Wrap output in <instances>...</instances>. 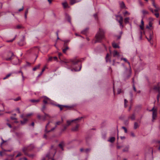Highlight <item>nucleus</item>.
Segmentation results:
<instances>
[{"instance_id": "nucleus-45", "label": "nucleus", "mask_w": 160, "mask_h": 160, "mask_svg": "<svg viewBox=\"0 0 160 160\" xmlns=\"http://www.w3.org/2000/svg\"><path fill=\"white\" fill-rule=\"evenodd\" d=\"M21 98L20 97H18L17 98L13 99L15 101H17L20 100Z\"/></svg>"}, {"instance_id": "nucleus-26", "label": "nucleus", "mask_w": 160, "mask_h": 160, "mask_svg": "<svg viewBox=\"0 0 160 160\" xmlns=\"http://www.w3.org/2000/svg\"><path fill=\"white\" fill-rule=\"evenodd\" d=\"M40 101V99H37V100L32 99H30L29 100V101H30V102H31L32 103H38V102H39Z\"/></svg>"}, {"instance_id": "nucleus-6", "label": "nucleus", "mask_w": 160, "mask_h": 160, "mask_svg": "<svg viewBox=\"0 0 160 160\" xmlns=\"http://www.w3.org/2000/svg\"><path fill=\"white\" fill-rule=\"evenodd\" d=\"M49 122H48L47 124L45 126V132L46 133L49 132L51 131H53V130H54L56 128L57 125H59L61 123V122L60 121H58V122H57L56 123V125L54 127L51 128L50 130H48L47 129V126L49 125Z\"/></svg>"}, {"instance_id": "nucleus-3", "label": "nucleus", "mask_w": 160, "mask_h": 160, "mask_svg": "<svg viewBox=\"0 0 160 160\" xmlns=\"http://www.w3.org/2000/svg\"><path fill=\"white\" fill-rule=\"evenodd\" d=\"M152 2V6L155 8L153 10L151 8V12L157 18L159 16V12H160V8L154 2V0H151Z\"/></svg>"}, {"instance_id": "nucleus-50", "label": "nucleus", "mask_w": 160, "mask_h": 160, "mask_svg": "<svg viewBox=\"0 0 160 160\" xmlns=\"http://www.w3.org/2000/svg\"><path fill=\"white\" fill-rule=\"evenodd\" d=\"M11 75V74L9 73L7 74L5 77L3 78V79H5L8 78L9 76Z\"/></svg>"}, {"instance_id": "nucleus-19", "label": "nucleus", "mask_w": 160, "mask_h": 160, "mask_svg": "<svg viewBox=\"0 0 160 160\" xmlns=\"http://www.w3.org/2000/svg\"><path fill=\"white\" fill-rule=\"evenodd\" d=\"M11 57H10L9 58H5V59L6 61H10V60H12V59H13V57L14 56V55L13 53H12V52H11Z\"/></svg>"}, {"instance_id": "nucleus-22", "label": "nucleus", "mask_w": 160, "mask_h": 160, "mask_svg": "<svg viewBox=\"0 0 160 160\" xmlns=\"http://www.w3.org/2000/svg\"><path fill=\"white\" fill-rule=\"evenodd\" d=\"M109 54L108 53H107L106 55V57H105V60L106 62H111V60L109 58Z\"/></svg>"}, {"instance_id": "nucleus-38", "label": "nucleus", "mask_w": 160, "mask_h": 160, "mask_svg": "<svg viewBox=\"0 0 160 160\" xmlns=\"http://www.w3.org/2000/svg\"><path fill=\"white\" fill-rule=\"evenodd\" d=\"M44 113V116L43 117V120H45L46 119V117H49V115L46 113H45L44 112H43Z\"/></svg>"}, {"instance_id": "nucleus-63", "label": "nucleus", "mask_w": 160, "mask_h": 160, "mask_svg": "<svg viewBox=\"0 0 160 160\" xmlns=\"http://www.w3.org/2000/svg\"><path fill=\"white\" fill-rule=\"evenodd\" d=\"M140 36L139 37V39L140 40H141L142 38V32L140 31Z\"/></svg>"}, {"instance_id": "nucleus-23", "label": "nucleus", "mask_w": 160, "mask_h": 160, "mask_svg": "<svg viewBox=\"0 0 160 160\" xmlns=\"http://www.w3.org/2000/svg\"><path fill=\"white\" fill-rule=\"evenodd\" d=\"M60 105L61 106V108L62 109L61 110V109H60V111H62V110L63 108V107H65V108H68L69 109H70V108H72V106H67V105Z\"/></svg>"}, {"instance_id": "nucleus-25", "label": "nucleus", "mask_w": 160, "mask_h": 160, "mask_svg": "<svg viewBox=\"0 0 160 160\" xmlns=\"http://www.w3.org/2000/svg\"><path fill=\"white\" fill-rule=\"evenodd\" d=\"M79 125L77 124L75 127H73L72 129V130L73 131H76L78 130Z\"/></svg>"}, {"instance_id": "nucleus-52", "label": "nucleus", "mask_w": 160, "mask_h": 160, "mask_svg": "<svg viewBox=\"0 0 160 160\" xmlns=\"http://www.w3.org/2000/svg\"><path fill=\"white\" fill-rule=\"evenodd\" d=\"M132 87L133 88V90L135 92H136L137 91L136 89V88L135 86V85L133 84H132Z\"/></svg>"}, {"instance_id": "nucleus-33", "label": "nucleus", "mask_w": 160, "mask_h": 160, "mask_svg": "<svg viewBox=\"0 0 160 160\" xmlns=\"http://www.w3.org/2000/svg\"><path fill=\"white\" fill-rule=\"evenodd\" d=\"M40 64H39L38 65H37V66H36L35 67H34V68H33V70L35 71L37 69H39L40 68Z\"/></svg>"}, {"instance_id": "nucleus-30", "label": "nucleus", "mask_w": 160, "mask_h": 160, "mask_svg": "<svg viewBox=\"0 0 160 160\" xmlns=\"http://www.w3.org/2000/svg\"><path fill=\"white\" fill-rule=\"evenodd\" d=\"M129 95L131 98L130 102H132V98L133 97V94L132 91L130 92Z\"/></svg>"}, {"instance_id": "nucleus-21", "label": "nucleus", "mask_w": 160, "mask_h": 160, "mask_svg": "<svg viewBox=\"0 0 160 160\" xmlns=\"http://www.w3.org/2000/svg\"><path fill=\"white\" fill-rule=\"evenodd\" d=\"M112 47L114 48H120L119 46L114 42L112 43Z\"/></svg>"}, {"instance_id": "nucleus-5", "label": "nucleus", "mask_w": 160, "mask_h": 160, "mask_svg": "<svg viewBox=\"0 0 160 160\" xmlns=\"http://www.w3.org/2000/svg\"><path fill=\"white\" fill-rule=\"evenodd\" d=\"M132 74V71L131 69H128L126 68L125 71L123 73V78L125 81L128 79L130 77Z\"/></svg>"}, {"instance_id": "nucleus-29", "label": "nucleus", "mask_w": 160, "mask_h": 160, "mask_svg": "<svg viewBox=\"0 0 160 160\" xmlns=\"http://www.w3.org/2000/svg\"><path fill=\"white\" fill-rule=\"evenodd\" d=\"M139 125L137 122H135L134 123V129H136L138 128L139 127Z\"/></svg>"}, {"instance_id": "nucleus-15", "label": "nucleus", "mask_w": 160, "mask_h": 160, "mask_svg": "<svg viewBox=\"0 0 160 160\" xmlns=\"http://www.w3.org/2000/svg\"><path fill=\"white\" fill-rule=\"evenodd\" d=\"M82 118V117H81V118H77L76 119H74V120H72V121L68 120L67 121V123L68 124V125H70L71 124V123L73 121H78V120H80Z\"/></svg>"}, {"instance_id": "nucleus-17", "label": "nucleus", "mask_w": 160, "mask_h": 160, "mask_svg": "<svg viewBox=\"0 0 160 160\" xmlns=\"http://www.w3.org/2000/svg\"><path fill=\"white\" fill-rule=\"evenodd\" d=\"M112 55L113 57L116 56L119 57L120 55L119 53L116 50H114L112 52Z\"/></svg>"}, {"instance_id": "nucleus-14", "label": "nucleus", "mask_w": 160, "mask_h": 160, "mask_svg": "<svg viewBox=\"0 0 160 160\" xmlns=\"http://www.w3.org/2000/svg\"><path fill=\"white\" fill-rule=\"evenodd\" d=\"M50 103L52 105L58 107L60 108V109H61V110L62 109L61 108V106L60 105L57 103L56 102H54L53 101H52L51 102H50Z\"/></svg>"}, {"instance_id": "nucleus-13", "label": "nucleus", "mask_w": 160, "mask_h": 160, "mask_svg": "<svg viewBox=\"0 0 160 160\" xmlns=\"http://www.w3.org/2000/svg\"><path fill=\"white\" fill-rule=\"evenodd\" d=\"M65 18L68 22H69L70 25L72 26V24L71 22V18L70 16L68 14H66Z\"/></svg>"}, {"instance_id": "nucleus-27", "label": "nucleus", "mask_w": 160, "mask_h": 160, "mask_svg": "<svg viewBox=\"0 0 160 160\" xmlns=\"http://www.w3.org/2000/svg\"><path fill=\"white\" fill-rule=\"evenodd\" d=\"M115 138L114 137H111L110 138V139L108 141V142L112 143L115 141Z\"/></svg>"}, {"instance_id": "nucleus-11", "label": "nucleus", "mask_w": 160, "mask_h": 160, "mask_svg": "<svg viewBox=\"0 0 160 160\" xmlns=\"http://www.w3.org/2000/svg\"><path fill=\"white\" fill-rule=\"evenodd\" d=\"M153 90L155 92H160V87L158 85H154L153 88Z\"/></svg>"}, {"instance_id": "nucleus-20", "label": "nucleus", "mask_w": 160, "mask_h": 160, "mask_svg": "<svg viewBox=\"0 0 160 160\" xmlns=\"http://www.w3.org/2000/svg\"><path fill=\"white\" fill-rule=\"evenodd\" d=\"M129 119H130L132 121H134L135 120V114L134 113L132 114L131 116H129L128 117Z\"/></svg>"}, {"instance_id": "nucleus-57", "label": "nucleus", "mask_w": 160, "mask_h": 160, "mask_svg": "<svg viewBox=\"0 0 160 160\" xmlns=\"http://www.w3.org/2000/svg\"><path fill=\"white\" fill-rule=\"evenodd\" d=\"M27 155L30 157H33L34 156V154H28V155Z\"/></svg>"}, {"instance_id": "nucleus-44", "label": "nucleus", "mask_w": 160, "mask_h": 160, "mask_svg": "<svg viewBox=\"0 0 160 160\" xmlns=\"http://www.w3.org/2000/svg\"><path fill=\"white\" fill-rule=\"evenodd\" d=\"M62 5L63 6V7L64 8H66L68 7V4L66 2H64L62 3Z\"/></svg>"}, {"instance_id": "nucleus-16", "label": "nucleus", "mask_w": 160, "mask_h": 160, "mask_svg": "<svg viewBox=\"0 0 160 160\" xmlns=\"http://www.w3.org/2000/svg\"><path fill=\"white\" fill-rule=\"evenodd\" d=\"M65 146V143L63 141L61 142L58 145L59 147L62 149V150H63V147Z\"/></svg>"}, {"instance_id": "nucleus-54", "label": "nucleus", "mask_w": 160, "mask_h": 160, "mask_svg": "<svg viewBox=\"0 0 160 160\" xmlns=\"http://www.w3.org/2000/svg\"><path fill=\"white\" fill-rule=\"evenodd\" d=\"M6 125L8 126L9 128H12V125L9 123H7Z\"/></svg>"}, {"instance_id": "nucleus-51", "label": "nucleus", "mask_w": 160, "mask_h": 160, "mask_svg": "<svg viewBox=\"0 0 160 160\" xmlns=\"http://www.w3.org/2000/svg\"><path fill=\"white\" fill-rule=\"evenodd\" d=\"M122 128L124 129L125 133H127V130L126 127H122Z\"/></svg>"}, {"instance_id": "nucleus-58", "label": "nucleus", "mask_w": 160, "mask_h": 160, "mask_svg": "<svg viewBox=\"0 0 160 160\" xmlns=\"http://www.w3.org/2000/svg\"><path fill=\"white\" fill-rule=\"evenodd\" d=\"M106 136V133H105L104 134H102V137L104 139H105Z\"/></svg>"}, {"instance_id": "nucleus-59", "label": "nucleus", "mask_w": 160, "mask_h": 160, "mask_svg": "<svg viewBox=\"0 0 160 160\" xmlns=\"http://www.w3.org/2000/svg\"><path fill=\"white\" fill-rule=\"evenodd\" d=\"M150 27V21L148 22V25H147L146 27V28L147 29H149Z\"/></svg>"}, {"instance_id": "nucleus-55", "label": "nucleus", "mask_w": 160, "mask_h": 160, "mask_svg": "<svg viewBox=\"0 0 160 160\" xmlns=\"http://www.w3.org/2000/svg\"><path fill=\"white\" fill-rule=\"evenodd\" d=\"M93 16L94 17L95 19L97 20L98 19V14L97 13H95L93 15Z\"/></svg>"}, {"instance_id": "nucleus-64", "label": "nucleus", "mask_w": 160, "mask_h": 160, "mask_svg": "<svg viewBox=\"0 0 160 160\" xmlns=\"http://www.w3.org/2000/svg\"><path fill=\"white\" fill-rule=\"evenodd\" d=\"M52 59H53L52 57H50L48 58V61H51L52 60Z\"/></svg>"}, {"instance_id": "nucleus-56", "label": "nucleus", "mask_w": 160, "mask_h": 160, "mask_svg": "<svg viewBox=\"0 0 160 160\" xmlns=\"http://www.w3.org/2000/svg\"><path fill=\"white\" fill-rule=\"evenodd\" d=\"M10 119L12 120H17V118H16L14 117H12V116L10 117Z\"/></svg>"}, {"instance_id": "nucleus-39", "label": "nucleus", "mask_w": 160, "mask_h": 160, "mask_svg": "<svg viewBox=\"0 0 160 160\" xmlns=\"http://www.w3.org/2000/svg\"><path fill=\"white\" fill-rule=\"evenodd\" d=\"M1 139L2 141V142L1 143V144H0V145L1 146H2V144L5 142H7V141H5V140H4L3 138H2V137H1Z\"/></svg>"}, {"instance_id": "nucleus-12", "label": "nucleus", "mask_w": 160, "mask_h": 160, "mask_svg": "<svg viewBox=\"0 0 160 160\" xmlns=\"http://www.w3.org/2000/svg\"><path fill=\"white\" fill-rule=\"evenodd\" d=\"M120 7L121 9H127V8L126 7L123 2H119Z\"/></svg>"}, {"instance_id": "nucleus-60", "label": "nucleus", "mask_w": 160, "mask_h": 160, "mask_svg": "<svg viewBox=\"0 0 160 160\" xmlns=\"http://www.w3.org/2000/svg\"><path fill=\"white\" fill-rule=\"evenodd\" d=\"M62 55V54L61 52H59L58 53V55L59 57V58L60 59H61L60 57Z\"/></svg>"}, {"instance_id": "nucleus-7", "label": "nucleus", "mask_w": 160, "mask_h": 160, "mask_svg": "<svg viewBox=\"0 0 160 160\" xmlns=\"http://www.w3.org/2000/svg\"><path fill=\"white\" fill-rule=\"evenodd\" d=\"M151 111L152 112V121L154 122V120L156 119L157 117V110L156 109L154 108V107H153L151 110Z\"/></svg>"}, {"instance_id": "nucleus-41", "label": "nucleus", "mask_w": 160, "mask_h": 160, "mask_svg": "<svg viewBox=\"0 0 160 160\" xmlns=\"http://www.w3.org/2000/svg\"><path fill=\"white\" fill-rule=\"evenodd\" d=\"M16 36L17 35H16L15 37L12 39L9 40H7V42H12L15 39Z\"/></svg>"}, {"instance_id": "nucleus-61", "label": "nucleus", "mask_w": 160, "mask_h": 160, "mask_svg": "<svg viewBox=\"0 0 160 160\" xmlns=\"http://www.w3.org/2000/svg\"><path fill=\"white\" fill-rule=\"evenodd\" d=\"M32 114H33V113H29L27 114L26 116L28 117H29V116H30L32 115Z\"/></svg>"}, {"instance_id": "nucleus-40", "label": "nucleus", "mask_w": 160, "mask_h": 160, "mask_svg": "<svg viewBox=\"0 0 160 160\" xmlns=\"http://www.w3.org/2000/svg\"><path fill=\"white\" fill-rule=\"evenodd\" d=\"M67 126H64V128L61 130V131L60 133V135H61L62 134V132L64 131L66 129Z\"/></svg>"}, {"instance_id": "nucleus-10", "label": "nucleus", "mask_w": 160, "mask_h": 160, "mask_svg": "<svg viewBox=\"0 0 160 160\" xmlns=\"http://www.w3.org/2000/svg\"><path fill=\"white\" fill-rule=\"evenodd\" d=\"M22 39L20 40V41L18 42V45L20 46H22L24 45L26 42L25 41V36H23Z\"/></svg>"}, {"instance_id": "nucleus-18", "label": "nucleus", "mask_w": 160, "mask_h": 160, "mask_svg": "<svg viewBox=\"0 0 160 160\" xmlns=\"http://www.w3.org/2000/svg\"><path fill=\"white\" fill-rule=\"evenodd\" d=\"M81 0H70V3L71 5H73L74 4L80 1Z\"/></svg>"}, {"instance_id": "nucleus-49", "label": "nucleus", "mask_w": 160, "mask_h": 160, "mask_svg": "<svg viewBox=\"0 0 160 160\" xmlns=\"http://www.w3.org/2000/svg\"><path fill=\"white\" fill-rule=\"evenodd\" d=\"M124 124L125 125H128V123H129L128 121V120H125L124 121Z\"/></svg>"}, {"instance_id": "nucleus-36", "label": "nucleus", "mask_w": 160, "mask_h": 160, "mask_svg": "<svg viewBox=\"0 0 160 160\" xmlns=\"http://www.w3.org/2000/svg\"><path fill=\"white\" fill-rule=\"evenodd\" d=\"M28 119H27L24 118L23 121H21V123L23 125L26 123Z\"/></svg>"}, {"instance_id": "nucleus-62", "label": "nucleus", "mask_w": 160, "mask_h": 160, "mask_svg": "<svg viewBox=\"0 0 160 160\" xmlns=\"http://www.w3.org/2000/svg\"><path fill=\"white\" fill-rule=\"evenodd\" d=\"M21 152H19L18 154L16 156V157L17 158L21 156Z\"/></svg>"}, {"instance_id": "nucleus-48", "label": "nucleus", "mask_w": 160, "mask_h": 160, "mask_svg": "<svg viewBox=\"0 0 160 160\" xmlns=\"http://www.w3.org/2000/svg\"><path fill=\"white\" fill-rule=\"evenodd\" d=\"M91 150V149L90 148H87L85 150V152L88 153Z\"/></svg>"}, {"instance_id": "nucleus-32", "label": "nucleus", "mask_w": 160, "mask_h": 160, "mask_svg": "<svg viewBox=\"0 0 160 160\" xmlns=\"http://www.w3.org/2000/svg\"><path fill=\"white\" fill-rule=\"evenodd\" d=\"M46 109V105L43 104L42 108H41V110L43 112H44L45 110Z\"/></svg>"}, {"instance_id": "nucleus-46", "label": "nucleus", "mask_w": 160, "mask_h": 160, "mask_svg": "<svg viewBox=\"0 0 160 160\" xmlns=\"http://www.w3.org/2000/svg\"><path fill=\"white\" fill-rule=\"evenodd\" d=\"M123 60L124 61H125V62H127L129 65H130V63L129 62H128L126 58H121V60Z\"/></svg>"}, {"instance_id": "nucleus-42", "label": "nucleus", "mask_w": 160, "mask_h": 160, "mask_svg": "<svg viewBox=\"0 0 160 160\" xmlns=\"http://www.w3.org/2000/svg\"><path fill=\"white\" fill-rule=\"evenodd\" d=\"M142 12L144 15H145L147 14H148L149 13V12L148 11H147L145 10H142Z\"/></svg>"}, {"instance_id": "nucleus-35", "label": "nucleus", "mask_w": 160, "mask_h": 160, "mask_svg": "<svg viewBox=\"0 0 160 160\" xmlns=\"http://www.w3.org/2000/svg\"><path fill=\"white\" fill-rule=\"evenodd\" d=\"M69 48V47L68 46H66L64 48L62 49V52H63L64 53H66V52L67 50Z\"/></svg>"}, {"instance_id": "nucleus-43", "label": "nucleus", "mask_w": 160, "mask_h": 160, "mask_svg": "<svg viewBox=\"0 0 160 160\" xmlns=\"http://www.w3.org/2000/svg\"><path fill=\"white\" fill-rule=\"evenodd\" d=\"M123 14L124 16H125L126 15L128 14V15H130V13H129L127 11H126L124 12H123Z\"/></svg>"}, {"instance_id": "nucleus-1", "label": "nucleus", "mask_w": 160, "mask_h": 160, "mask_svg": "<svg viewBox=\"0 0 160 160\" xmlns=\"http://www.w3.org/2000/svg\"><path fill=\"white\" fill-rule=\"evenodd\" d=\"M80 62V61L76 58L64 60H61L60 61L61 62L63 63L65 65V67L68 68H70L76 65H78V67H76L73 68L75 71H79L80 70L82 66Z\"/></svg>"}, {"instance_id": "nucleus-28", "label": "nucleus", "mask_w": 160, "mask_h": 160, "mask_svg": "<svg viewBox=\"0 0 160 160\" xmlns=\"http://www.w3.org/2000/svg\"><path fill=\"white\" fill-rule=\"evenodd\" d=\"M129 145H128L126 146L124 149L122 150L123 152H127L128 151L129 149Z\"/></svg>"}, {"instance_id": "nucleus-47", "label": "nucleus", "mask_w": 160, "mask_h": 160, "mask_svg": "<svg viewBox=\"0 0 160 160\" xmlns=\"http://www.w3.org/2000/svg\"><path fill=\"white\" fill-rule=\"evenodd\" d=\"M159 99H160V92H158V94L157 96V99L158 102H159Z\"/></svg>"}, {"instance_id": "nucleus-53", "label": "nucleus", "mask_w": 160, "mask_h": 160, "mask_svg": "<svg viewBox=\"0 0 160 160\" xmlns=\"http://www.w3.org/2000/svg\"><path fill=\"white\" fill-rule=\"evenodd\" d=\"M46 157L48 158V159L50 158V155L49 153H47L46 155Z\"/></svg>"}, {"instance_id": "nucleus-9", "label": "nucleus", "mask_w": 160, "mask_h": 160, "mask_svg": "<svg viewBox=\"0 0 160 160\" xmlns=\"http://www.w3.org/2000/svg\"><path fill=\"white\" fill-rule=\"evenodd\" d=\"M42 98H43L44 99L42 101L43 103V104L46 105L47 104L48 102V101H51V100L49 98H48L47 96H43L41 97Z\"/></svg>"}, {"instance_id": "nucleus-31", "label": "nucleus", "mask_w": 160, "mask_h": 160, "mask_svg": "<svg viewBox=\"0 0 160 160\" xmlns=\"http://www.w3.org/2000/svg\"><path fill=\"white\" fill-rule=\"evenodd\" d=\"M129 17H127L124 18V22L125 24H127L129 22Z\"/></svg>"}, {"instance_id": "nucleus-4", "label": "nucleus", "mask_w": 160, "mask_h": 160, "mask_svg": "<svg viewBox=\"0 0 160 160\" xmlns=\"http://www.w3.org/2000/svg\"><path fill=\"white\" fill-rule=\"evenodd\" d=\"M34 148L33 144H31L27 146L24 147L22 150L25 155H28V152L32 150Z\"/></svg>"}, {"instance_id": "nucleus-8", "label": "nucleus", "mask_w": 160, "mask_h": 160, "mask_svg": "<svg viewBox=\"0 0 160 160\" xmlns=\"http://www.w3.org/2000/svg\"><path fill=\"white\" fill-rule=\"evenodd\" d=\"M115 16L117 18L118 17L119 18H120L119 20H118V19H117L116 20L119 23L121 28H122L124 27L123 25L122 24V22L123 20V18L120 15H115Z\"/></svg>"}, {"instance_id": "nucleus-34", "label": "nucleus", "mask_w": 160, "mask_h": 160, "mask_svg": "<svg viewBox=\"0 0 160 160\" xmlns=\"http://www.w3.org/2000/svg\"><path fill=\"white\" fill-rule=\"evenodd\" d=\"M141 108V105H138L135 108V111H138L140 110Z\"/></svg>"}, {"instance_id": "nucleus-37", "label": "nucleus", "mask_w": 160, "mask_h": 160, "mask_svg": "<svg viewBox=\"0 0 160 160\" xmlns=\"http://www.w3.org/2000/svg\"><path fill=\"white\" fill-rule=\"evenodd\" d=\"M88 29L87 28H86L85 29L82 31L81 33L83 34H86Z\"/></svg>"}, {"instance_id": "nucleus-2", "label": "nucleus", "mask_w": 160, "mask_h": 160, "mask_svg": "<svg viewBox=\"0 0 160 160\" xmlns=\"http://www.w3.org/2000/svg\"><path fill=\"white\" fill-rule=\"evenodd\" d=\"M105 30L102 28H99L95 35L96 40L94 43L101 42L102 40L104 38Z\"/></svg>"}, {"instance_id": "nucleus-24", "label": "nucleus", "mask_w": 160, "mask_h": 160, "mask_svg": "<svg viewBox=\"0 0 160 160\" xmlns=\"http://www.w3.org/2000/svg\"><path fill=\"white\" fill-rule=\"evenodd\" d=\"M140 27L141 29L142 30L144 29V22L143 21V19H142L141 20V25H140Z\"/></svg>"}]
</instances>
